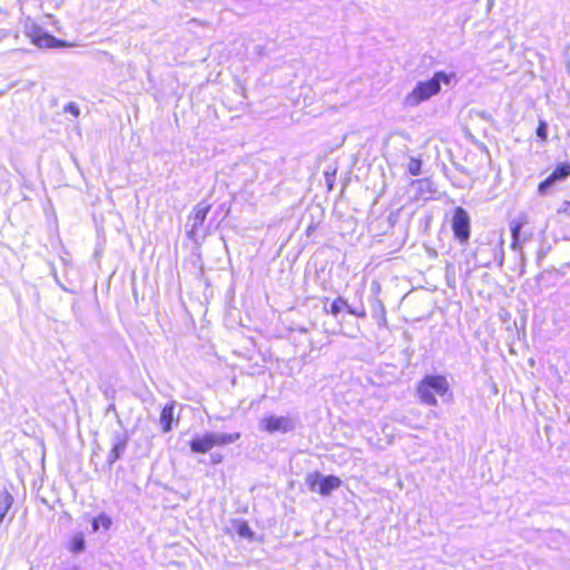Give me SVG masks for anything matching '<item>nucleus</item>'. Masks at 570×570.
<instances>
[{
    "instance_id": "obj_1",
    "label": "nucleus",
    "mask_w": 570,
    "mask_h": 570,
    "mask_svg": "<svg viewBox=\"0 0 570 570\" xmlns=\"http://www.w3.org/2000/svg\"><path fill=\"white\" fill-rule=\"evenodd\" d=\"M416 395L421 403L430 406H436V395L452 399L450 383L445 375L431 374L423 376L416 384Z\"/></svg>"
},
{
    "instance_id": "obj_2",
    "label": "nucleus",
    "mask_w": 570,
    "mask_h": 570,
    "mask_svg": "<svg viewBox=\"0 0 570 570\" xmlns=\"http://www.w3.org/2000/svg\"><path fill=\"white\" fill-rule=\"evenodd\" d=\"M450 81L451 75L438 71L431 79L417 82L405 97V102L411 107L417 106L438 95L441 90V83L449 85Z\"/></svg>"
},
{
    "instance_id": "obj_3",
    "label": "nucleus",
    "mask_w": 570,
    "mask_h": 570,
    "mask_svg": "<svg viewBox=\"0 0 570 570\" xmlns=\"http://www.w3.org/2000/svg\"><path fill=\"white\" fill-rule=\"evenodd\" d=\"M240 439L239 432L234 433H205L203 435H195L189 442V449L193 453L206 454L215 446L227 445L237 442Z\"/></svg>"
},
{
    "instance_id": "obj_4",
    "label": "nucleus",
    "mask_w": 570,
    "mask_h": 570,
    "mask_svg": "<svg viewBox=\"0 0 570 570\" xmlns=\"http://www.w3.org/2000/svg\"><path fill=\"white\" fill-rule=\"evenodd\" d=\"M306 484L311 491L317 492L322 497H328L342 485V480L333 474L322 476L320 472H313L306 476Z\"/></svg>"
},
{
    "instance_id": "obj_5",
    "label": "nucleus",
    "mask_w": 570,
    "mask_h": 570,
    "mask_svg": "<svg viewBox=\"0 0 570 570\" xmlns=\"http://www.w3.org/2000/svg\"><path fill=\"white\" fill-rule=\"evenodd\" d=\"M451 227L456 240L461 244H466L469 242L471 234L470 216L463 207L458 206L453 209Z\"/></svg>"
},
{
    "instance_id": "obj_6",
    "label": "nucleus",
    "mask_w": 570,
    "mask_h": 570,
    "mask_svg": "<svg viewBox=\"0 0 570 570\" xmlns=\"http://www.w3.org/2000/svg\"><path fill=\"white\" fill-rule=\"evenodd\" d=\"M568 177H570V163H560L546 179L539 183L538 191L543 195L556 181L567 179Z\"/></svg>"
},
{
    "instance_id": "obj_7",
    "label": "nucleus",
    "mask_w": 570,
    "mask_h": 570,
    "mask_svg": "<svg viewBox=\"0 0 570 570\" xmlns=\"http://www.w3.org/2000/svg\"><path fill=\"white\" fill-rule=\"evenodd\" d=\"M261 428L267 433H286L293 429V424L289 417L271 415L261 421Z\"/></svg>"
},
{
    "instance_id": "obj_8",
    "label": "nucleus",
    "mask_w": 570,
    "mask_h": 570,
    "mask_svg": "<svg viewBox=\"0 0 570 570\" xmlns=\"http://www.w3.org/2000/svg\"><path fill=\"white\" fill-rule=\"evenodd\" d=\"M210 209L212 205L203 200L190 210L188 214V222L191 225L190 234L196 233L203 226Z\"/></svg>"
},
{
    "instance_id": "obj_9",
    "label": "nucleus",
    "mask_w": 570,
    "mask_h": 570,
    "mask_svg": "<svg viewBox=\"0 0 570 570\" xmlns=\"http://www.w3.org/2000/svg\"><path fill=\"white\" fill-rule=\"evenodd\" d=\"M342 311H346L348 314L354 315L358 318L366 317V309L362 306L358 308H354L348 305L346 299L343 297H336L332 304L327 313H330L333 316H337Z\"/></svg>"
},
{
    "instance_id": "obj_10",
    "label": "nucleus",
    "mask_w": 570,
    "mask_h": 570,
    "mask_svg": "<svg viewBox=\"0 0 570 570\" xmlns=\"http://www.w3.org/2000/svg\"><path fill=\"white\" fill-rule=\"evenodd\" d=\"M31 41L39 48H63L69 46L66 41L56 39L53 36L41 31L32 32Z\"/></svg>"
},
{
    "instance_id": "obj_11",
    "label": "nucleus",
    "mask_w": 570,
    "mask_h": 570,
    "mask_svg": "<svg viewBox=\"0 0 570 570\" xmlns=\"http://www.w3.org/2000/svg\"><path fill=\"white\" fill-rule=\"evenodd\" d=\"M175 405L174 401L166 403L160 412L159 423L161 426V431L164 433H168L173 430V425L178 421V417L175 416Z\"/></svg>"
},
{
    "instance_id": "obj_12",
    "label": "nucleus",
    "mask_w": 570,
    "mask_h": 570,
    "mask_svg": "<svg viewBox=\"0 0 570 570\" xmlns=\"http://www.w3.org/2000/svg\"><path fill=\"white\" fill-rule=\"evenodd\" d=\"M128 441L129 438L127 434L116 436L114 445L107 456V462L109 466H111L115 462H117L120 459L121 454L124 453L128 444Z\"/></svg>"
},
{
    "instance_id": "obj_13",
    "label": "nucleus",
    "mask_w": 570,
    "mask_h": 570,
    "mask_svg": "<svg viewBox=\"0 0 570 570\" xmlns=\"http://www.w3.org/2000/svg\"><path fill=\"white\" fill-rule=\"evenodd\" d=\"M528 223L527 216L523 215L519 217L517 220H513L511 223L510 229H511V248L519 249L521 247V239H520V232L523 225Z\"/></svg>"
},
{
    "instance_id": "obj_14",
    "label": "nucleus",
    "mask_w": 570,
    "mask_h": 570,
    "mask_svg": "<svg viewBox=\"0 0 570 570\" xmlns=\"http://www.w3.org/2000/svg\"><path fill=\"white\" fill-rule=\"evenodd\" d=\"M112 524L111 518L107 513H100L91 521L92 531L96 532L100 529L108 530Z\"/></svg>"
},
{
    "instance_id": "obj_15",
    "label": "nucleus",
    "mask_w": 570,
    "mask_h": 570,
    "mask_svg": "<svg viewBox=\"0 0 570 570\" xmlns=\"http://www.w3.org/2000/svg\"><path fill=\"white\" fill-rule=\"evenodd\" d=\"M13 501V497L8 491L4 490L0 493V522L11 509Z\"/></svg>"
},
{
    "instance_id": "obj_16",
    "label": "nucleus",
    "mask_w": 570,
    "mask_h": 570,
    "mask_svg": "<svg viewBox=\"0 0 570 570\" xmlns=\"http://www.w3.org/2000/svg\"><path fill=\"white\" fill-rule=\"evenodd\" d=\"M68 549L71 553H79L85 550V539L81 533L75 534L69 541Z\"/></svg>"
},
{
    "instance_id": "obj_17",
    "label": "nucleus",
    "mask_w": 570,
    "mask_h": 570,
    "mask_svg": "<svg viewBox=\"0 0 570 570\" xmlns=\"http://www.w3.org/2000/svg\"><path fill=\"white\" fill-rule=\"evenodd\" d=\"M235 530L237 534L242 538L253 539V531L250 530L249 525L245 521L237 522L235 525Z\"/></svg>"
},
{
    "instance_id": "obj_18",
    "label": "nucleus",
    "mask_w": 570,
    "mask_h": 570,
    "mask_svg": "<svg viewBox=\"0 0 570 570\" xmlns=\"http://www.w3.org/2000/svg\"><path fill=\"white\" fill-rule=\"evenodd\" d=\"M535 134L542 144L548 141V124L546 120H539Z\"/></svg>"
},
{
    "instance_id": "obj_19",
    "label": "nucleus",
    "mask_w": 570,
    "mask_h": 570,
    "mask_svg": "<svg viewBox=\"0 0 570 570\" xmlns=\"http://www.w3.org/2000/svg\"><path fill=\"white\" fill-rule=\"evenodd\" d=\"M422 161L417 158H411L407 165V170L412 176L421 174Z\"/></svg>"
},
{
    "instance_id": "obj_20",
    "label": "nucleus",
    "mask_w": 570,
    "mask_h": 570,
    "mask_svg": "<svg viewBox=\"0 0 570 570\" xmlns=\"http://www.w3.org/2000/svg\"><path fill=\"white\" fill-rule=\"evenodd\" d=\"M335 177H336V169H332V170H326L324 173V178H325V183H326V189L328 191H331L334 187V183H335Z\"/></svg>"
},
{
    "instance_id": "obj_21",
    "label": "nucleus",
    "mask_w": 570,
    "mask_h": 570,
    "mask_svg": "<svg viewBox=\"0 0 570 570\" xmlns=\"http://www.w3.org/2000/svg\"><path fill=\"white\" fill-rule=\"evenodd\" d=\"M558 214L563 216H570V200H566L558 208Z\"/></svg>"
},
{
    "instance_id": "obj_22",
    "label": "nucleus",
    "mask_w": 570,
    "mask_h": 570,
    "mask_svg": "<svg viewBox=\"0 0 570 570\" xmlns=\"http://www.w3.org/2000/svg\"><path fill=\"white\" fill-rule=\"evenodd\" d=\"M66 110H68L69 112H71L75 117H78L79 116V109L77 106H75L73 104H69L67 107H66Z\"/></svg>"
},
{
    "instance_id": "obj_23",
    "label": "nucleus",
    "mask_w": 570,
    "mask_h": 570,
    "mask_svg": "<svg viewBox=\"0 0 570 570\" xmlns=\"http://www.w3.org/2000/svg\"><path fill=\"white\" fill-rule=\"evenodd\" d=\"M223 459H224L223 455L216 454L210 458V462H212V464H219L223 462Z\"/></svg>"
},
{
    "instance_id": "obj_24",
    "label": "nucleus",
    "mask_w": 570,
    "mask_h": 570,
    "mask_svg": "<svg viewBox=\"0 0 570 570\" xmlns=\"http://www.w3.org/2000/svg\"><path fill=\"white\" fill-rule=\"evenodd\" d=\"M313 230H314V227L313 226H308L307 230H306L307 235H309Z\"/></svg>"
}]
</instances>
